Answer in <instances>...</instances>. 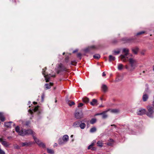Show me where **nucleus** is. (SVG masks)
<instances>
[{
    "mask_svg": "<svg viewBox=\"0 0 154 154\" xmlns=\"http://www.w3.org/2000/svg\"><path fill=\"white\" fill-rule=\"evenodd\" d=\"M129 50L127 48H124L122 50V54L120 56L121 60L123 62L127 60L128 57L127 56L129 54Z\"/></svg>",
    "mask_w": 154,
    "mask_h": 154,
    "instance_id": "1",
    "label": "nucleus"
},
{
    "mask_svg": "<svg viewBox=\"0 0 154 154\" xmlns=\"http://www.w3.org/2000/svg\"><path fill=\"white\" fill-rule=\"evenodd\" d=\"M128 61L131 69L133 70L136 67L137 65V61L133 58H130L128 60Z\"/></svg>",
    "mask_w": 154,
    "mask_h": 154,
    "instance_id": "2",
    "label": "nucleus"
},
{
    "mask_svg": "<svg viewBox=\"0 0 154 154\" xmlns=\"http://www.w3.org/2000/svg\"><path fill=\"white\" fill-rule=\"evenodd\" d=\"M148 112L146 113L147 115L150 117H152L153 116L154 110L153 107L149 106H147Z\"/></svg>",
    "mask_w": 154,
    "mask_h": 154,
    "instance_id": "3",
    "label": "nucleus"
},
{
    "mask_svg": "<svg viewBox=\"0 0 154 154\" xmlns=\"http://www.w3.org/2000/svg\"><path fill=\"white\" fill-rule=\"evenodd\" d=\"M56 69L57 73L58 74L61 72L66 71L67 70L66 68L62 63L59 64L57 68Z\"/></svg>",
    "mask_w": 154,
    "mask_h": 154,
    "instance_id": "4",
    "label": "nucleus"
},
{
    "mask_svg": "<svg viewBox=\"0 0 154 154\" xmlns=\"http://www.w3.org/2000/svg\"><path fill=\"white\" fill-rule=\"evenodd\" d=\"M44 69H42V74L44 75V76L45 78V80H46V82H48L50 78L51 77H55V75H51L50 74H47L46 75L45 73V71Z\"/></svg>",
    "mask_w": 154,
    "mask_h": 154,
    "instance_id": "5",
    "label": "nucleus"
},
{
    "mask_svg": "<svg viewBox=\"0 0 154 154\" xmlns=\"http://www.w3.org/2000/svg\"><path fill=\"white\" fill-rule=\"evenodd\" d=\"M97 49V47L95 45H92L89 46L88 47L84 49L83 51L85 53L90 52L91 51Z\"/></svg>",
    "mask_w": 154,
    "mask_h": 154,
    "instance_id": "6",
    "label": "nucleus"
},
{
    "mask_svg": "<svg viewBox=\"0 0 154 154\" xmlns=\"http://www.w3.org/2000/svg\"><path fill=\"white\" fill-rule=\"evenodd\" d=\"M33 139H34L35 142L39 146L42 147L43 148L45 147V144L41 142L40 140L37 139L36 137L34 136Z\"/></svg>",
    "mask_w": 154,
    "mask_h": 154,
    "instance_id": "7",
    "label": "nucleus"
},
{
    "mask_svg": "<svg viewBox=\"0 0 154 154\" xmlns=\"http://www.w3.org/2000/svg\"><path fill=\"white\" fill-rule=\"evenodd\" d=\"M83 117V114L82 112L80 111L75 113V117L77 119H80Z\"/></svg>",
    "mask_w": 154,
    "mask_h": 154,
    "instance_id": "8",
    "label": "nucleus"
},
{
    "mask_svg": "<svg viewBox=\"0 0 154 154\" xmlns=\"http://www.w3.org/2000/svg\"><path fill=\"white\" fill-rule=\"evenodd\" d=\"M16 131L18 133L19 135L23 136V133L24 131L22 129H20L18 126H17L15 128Z\"/></svg>",
    "mask_w": 154,
    "mask_h": 154,
    "instance_id": "9",
    "label": "nucleus"
},
{
    "mask_svg": "<svg viewBox=\"0 0 154 154\" xmlns=\"http://www.w3.org/2000/svg\"><path fill=\"white\" fill-rule=\"evenodd\" d=\"M148 89L147 88L146 89L143 93V100L144 101H146L147 100L148 98V96L146 93L148 92Z\"/></svg>",
    "mask_w": 154,
    "mask_h": 154,
    "instance_id": "10",
    "label": "nucleus"
},
{
    "mask_svg": "<svg viewBox=\"0 0 154 154\" xmlns=\"http://www.w3.org/2000/svg\"><path fill=\"white\" fill-rule=\"evenodd\" d=\"M29 134H32L33 135V132L32 130L31 129H29L24 131L23 136Z\"/></svg>",
    "mask_w": 154,
    "mask_h": 154,
    "instance_id": "11",
    "label": "nucleus"
},
{
    "mask_svg": "<svg viewBox=\"0 0 154 154\" xmlns=\"http://www.w3.org/2000/svg\"><path fill=\"white\" fill-rule=\"evenodd\" d=\"M146 112L145 109H140L137 112V115H141L144 114Z\"/></svg>",
    "mask_w": 154,
    "mask_h": 154,
    "instance_id": "12",
    "label": "nucleus"
},
{
    "mask_svg": "<svg viewBox=\"0 0 154 154\" xmlns=\"http://www.w3.org/2000/svg\"><path fill=\"white\" fill-rule=\"evenodd\" d=\"M131 50L133 53L134 54H137L138 52L139 48L137 47H135L132 48Z\"/></svg>",
    "mask_w": 154,
    "mask_h": 154,
    "instance_id": "13",
    "label": "nucleus"
},
{
    "mask_svg": "<svg viewBox=\"0 0 154 154\" xmlns=\"http://www.w3.org/2000/svg\"><path fill=\"white\" fill-rule=\"evenodd\" d=\"M109 110L103 111L102 113H100V115H102V118L103 119L106 118L108 117V115L106 114L107 112Z\"/></svg>",
    "mask_w": 154,
    "mask_h": 154,
    "instance_id": "14",
    "label": "nucleus"
},
{
    "mask_svg": "<svg viewBox=\"0 0 154 154\" xmlns=\"http://www.w3.org/2000/svg\"><path fill=\"white\" fill-rule=\"evenodd\" d=\"M80 122L79 121H76L74 123L72 126L74 128H77L79 126Z\"/></svg>",
    "mask_w": 154,
    "mask_h": 154,
    "instance_id": "15",
    "label": "nucleus"
},
{
    "mask_svg": "<svg viewBox=\"0 0 154 154\" xmlns=\"http://www.w3.org/2000/svg\"><path fill=\"white\" fill-rule=\"evenodd\" d=\"M101 88L103 91L104 92H105L107 91L108 87L107 86L105 85H102L101 86Z\"/></svg>",
    "mask_w": 154,
    "mask_h": 154,
    "instance_id": "16",
    "label": "nucleus"
},
{
    "mask_svg": "<svg viewBox=\"0 0 154 154\" xmlns=\"http://www.w3.org/2000/svg\"><path fill=\"white\" fill-rule=\"evenodd\" d=\"M120 52V50L119 49L114 50L112 51V52L113 54L114 55H117L119 54Z\"/></svg>",
    "mask_w": 154,
    "mask_h": 154,
    "instance_id": "17",
    "label": "nucleus"
},
{
    "mask_svg": "<svg viewBox=\"0 0 154 154\" xmlns=\"http://www.w3.org/2000/svg\"><path fill=\"white\" fill-rule=\"evenodd\" d=\"M31 143L30 142H26L24 143H21V144L22 146H28L30 145Z\"/></svg>",
    "mask_w": 154,
    "mask_h": 154,
    "instance_id": "18",
    "label": "nucleus"
},
{
    "mask_svg": "<svg viewBox=\"0 0 154 154\" xmlns=\"http://www.w3.org/2000/svg\"><path fill=\"white\" fill-rule=\"evenodd\" d=\"M1 143L2 145L5 147H8L10 145L9 143L5 141H2Z\"/></svg>",
    "mask_w": 154,
    "mask_h": 154,
    "instance_id": "19",
    "label": "nucleus"
},
{
    "mask_svg": "<svg viewBox=\"0 0 154 154\" xmlns=\"http://www.w3.org/2000/svg\"><path fill=\"white\" fill-rule=\"evenodd\" d=\"M12 123V122H5V125L7 128H11V124Z\"/></svg>",
    "mask_w": 154,
    "mask_h": 154,
    "instance_id": "20",
    "label": "nucleus"
},
{
    "mask_svg": "<svg viewBox=\"0 0 154 154\" xmlns=\"http://www.w3.org/2000/svg\"><path fill=\"white\" fill-rule=\"evenodd\" d=\"M63 140L64 142H67L69 140V136L67 135H64L63 137Z\"/></svg>",
    "mask_w": 154,
    "mask_h": 154,
    "instance_id": "21",
    "label": "nucleus"
},
{
    "mask_svg": "<svg viewBox=\"0 0 154 154\" xmlns=\"http://www.w3.org/2000/svg\"><path fill=\"white\" fill-rule=\"evenodd\" d=\"M97 100L95 99H93L92 101L91 102L90 104L92 106L97 105Z\"/></svg>",
    "mask_w": 154,
    "mask_h": 154,
    "instance_id": "22",
    "label": "nucleus"
},
{
    "mask_svg": "<svg viewBox=\"0 0 154 154\" xmlns=\"http://www.w3.org/2000/svg\"><path fill=\"white\" fill-rule=\"evenodd\" d=\"M53 83H50L49 84H46L45 85V88L47 89H50L51 86L53 85Z\"/></svg>",
    "mask_w": 154,
    "mask_h": 154,
    "instance_id": "23",
    "label": "nucleus"
},
{
    "mask_svg": "<svg viewBox=\"0 0 154 154\" xmlns=\"http://www.w3.org/2000/svg\"><path fill=\"white\" fill-rule=\"evenodd\" d=\"M0 119L2 122H3L5 120V118L3 114L1 112H0Z\"/></svg>",
    "mask_w": 154,
    "mask_h": 154,
    "instance_id": "24",
    "label": "nucleus"
},
{
    "mask_svg": "<svg viewBox=\"0 0 154 154\" xmlns=\"http://www.w3.org/2000/svg\"><path fill=\"white\" fill-rule=\"evenodd\" d=\"M86 126L85 124L84 123H80L79 127L81 129H83L85 128Z\"/></svg>",
    "mask_w": 154,
    "mask_h": 154,
    "instance_id": "25",
    "label": "nucleus"
},
{
    "mask_svg": "<svg viewBox=\"0 0 154 154\" xmlns=\"http://www.w3.org/2000/svg\"><path fill=\"white\" fill-rule=\"evenodd\" d=\"M109 59L110 61H114L115 60V57L112 55L109 56Z\"/></svg>",
    "mask_w": 154,
    "mask_h": 154,
    "instance_id": "26",
    "label": "nucleus"
},
{
    "mask_svg": "<svg viewBox=\"0 0 154 154\" xmlns=\"http://www.w3.org/2000/svg\"><path fill=\"white\" fill-rule=\"evenodd\" d=\"M47 151L48 153L50 154H53L54 153V151L51 149L48 148L47 149Z\"/></svg>",
    "mask_w": 154,
    "mask_h": 154,
    "instance_id": "27",
    "label": "nucleus"
},
{
    "mask_svg": "<svg viewBox=\"0 0 154 154\" xmlns=\"http://www.w3.org/2000/svg\"><path fill=\"white\" fill-rule=\"evenodd\" d=\"M123 67V66L121 64H119L118 66V69L119 70H122Z\"/></svg>",
    "mask_w": 154,
    "mask_h": 154,
    "instance_id": "28",
    "label": "nucleus"
},
{
    "mask_svg": "<svg viewBox=\"0 0 154 154\" xmlns=\"http://www.w3.org/2000/svg\"><path fill=\"white\" fill-rule=\"evenodd\" d=\"M82 100L83 102L87 103L89 102V99L87 97H85L82 98Z\"/></svg>",
    "mask_w": 154,
    "mask_h": 154,
    "instance_id": "29",
    "label": "nucleus"
},
{
    "mask_svg": "<svg viewBox=\"0 0 154 154\" xmlns=\"http://www.w3.org/2000/svg\"><path fill=\"white\" fill-rule=\"evenodd\" d=\"M119 110L117 109H113L111 111V112L115 113H118L119 112Z\"/></svg>",
    "mask_w": 154,
    "mask_h": 154,
    "instance_id": "30",
    "label": "nucleus"
},
{
    "mask_svg": "<svg viewBox=\"0 0 154 154\" xmlns=\"http://www.w3.org/2000/svg\"><path fill=\"white\" fill-rule=\"evenodd\" d=\"M96 131V128L95 127H93L91 128L90 130V132L91 133H93L95 132Z\"/></svg>",
    "mask_w": 154,
    "mask_h": 154,
    "instance_id": "31",
    "label": "nucleus"
},
{
    "mask_svg": "<svg viewBox=\"0 0 154 154\" xmlns=\"http://www.w3.org/2000/svg\"><path fill=\"white\" fill-rule=\"evenodd\" d=\"M96 119H92L90 121V123L92 124H94L96 122Z\"/></svg>",
    "mask_w": 154,
    "mask_h": 154,
    "instance_id": "32",
    "label": "nucleus"
},
{
    "mask_svg": "<svg viewBox=\"0 0 154 154\" xmlns=\"http://www.w3.org/2000/svg\"><path fill=\"white\" fill-rule=\"evenodd\" d=\"M94 58L96 59H98L100 57V56L99 54H97L94 55Z\"/></svg>",
    "mask_w": 154,
    "mask_h": 154,
    "instance_id": "33",
    "label": "nucleus"
},
{
    "mask_svg": "<svg viewBox=\"0 0 154 154\" xmlns=\"http://www.w3.org/2000/svg\"><path fill=\"white\" fill-rule=\"evenodd\" d=\"M97 146L100 147L103 146L102 143L101 141H99L97 143Z\"/></svg>",
    "mask_w": 154,
    "mask_h": 154,
    "instance_id": "34",
    "label": "nucleus"
},
{
    "mask_svg": "<svg viewBox=\"0 0 154 154\" xmlns=\"http://www.w3.org/2000/svg\"><path fill=\"white\" fill-rule=\"evenodd\" d=\"M68 104L69 106H71L72 105H74L75 104V103L73 102H70V101H69L68 102Z\"/></svg>",
    "mask_w": 154,
    "mask_h": 154,
    "instance_id": "35",
    "label": "nucleus"
},
{
    "mask_svg": "<svg viewBox=\"0 0 154 154\" xmlns=\"http://www.w3.org/2000/svg\"><path fill=\"white\" fill-rule=\"evenodd\" d=\"M81 56L82 54L80 53H78L77 54V57H78L80 59H81Z\"/></svg>",
    "mask_w": 154,
    "mask_h": 154,
    "instance_id": "36",
    "label": "nucleus"
},
{
    "mask_svg": "<svg viewBox=\"0 0 154 154\" xmlns=\"http://www.w3.org/2000/svg\"><path fill=\"white\" fill-rule=\"evenodd\" d=\"M58 143L60 145H62L64 143V142L62 141L61 139H59V140Z\"/></svg>",
    "mask_w": 154,
    "mask_h": 154,
    "instance_id": "37",
    "label": "nucleus"
},
{
    "mask_svg": "<svg viewBox=\"0 0 154 154\" xmlns=\"http://www.w3.org/2000/svg\"><path fill=\"white\" fill-rule=\"evenodd\" d=\"M145 33V32L142 31L138 33H137V35H140L143 34Z\"/></svg>",
    "mask_w": 154,
    "mask_h": 154,
    "instance_id": "38",
    "label": "nucleus"
},
{
    "mask_svg": "<svg viewBox=\"0 0 154 154\" xmlns=\"http://www.w3.org/2000/svg\"><path fill=\"white\" fill-rule=\"evenodd\" d=\"M14 148L15 149H20V147L17 145L16 144L14 146Z\"/></svg>",
    "mask_w": 154,
    "mask_h": 154,
    "instance_id": "39",
    "label": "nucleus"
},
{
    "mask_svg": "<svg viewBox=\"0 0 154 154\" xmlns=\"http://www.w3.org/2000/svg\"><path fill=\"white\" fill-rule=\"evenodd\" d=\"M76 63L75 61H72L70 63V64L72 65L75 66L76 64Z\"/></svg>",
    "mask_w": 154,
    "mask_h": 154,
    "instance_id": "40",
    "label": "nucleus"
},
{
    "mask_svg": "<svg viewBox=\"0 0 154 154\" xmlns=\"http://www.w3.org/2000/svg\"><path fill=\"white\" fill-rule=\"evenodd\" d=\"M107 145L109 146H112L113 143L110 142H108L106 143Z\"/></svg>",
    "mask_w": 154,
    "mask_h": 154,
    "instance_id": "41",
    "label": "nucleus"
},
{
    "mask_svg": "<svg viewBox=\"0 0 154 154\" xmlns=\"http://www.w3.org/2000/svg\"><path fill=\"white\" fill-rule=\"evenodd\" d=\"M0 154H5V152L1 149H0Z\"/></svg>",
    "mask_w": 154,
    "mask_h": 154,
    "instance_id": "42",
    "label": "nucleus"
},
{
    "mask_svg": "<svg viewBox=\"0 0 154 154\" xmlns=\"http://www.w3.org/2000/svg\"><path fill=\"white\" fill-rule=\"evenodd\" d=\"M83 104L82 103H79L78 106V107H81L83 106Z\"/></svg>",
    "mask_w": 154,
    "mask_h": 154,
    "instance_id": "43",
    "label": "nucleus"
},
{
    "mask_svg": "<svg viewBox=\"0 0 154 154\" xmlns=\"http://www.w3.org/2000/svg\"><path fill=\"white\" fill-rule=\"evenodd\" d=\"M38 106L35 107L34 109V111H36L38 110Z\"/></svg>",
    "mask_w": 154,
    "mask_h": 154,
    "instance_id": "44",
    "label": "nucleus"
},
{
    "mask_svg": "<svg viewBox=\"0 0 154 154\" xmlns=\"http://www.w3.org/2000/svg\"><path fill=\"white\" fill-rule=\"evenodd\" d=\"M91 148H92V150H94V148L93 147H92L91 146H90V145L88 147V149H91Z\"/></svg>",
    "mask_w": 154,
    "mask_h": 154,
    "instance_id": "45",
    "label": "nucleus"
},
{
    "mask_svg": "<svg viewBox=\"0 0 154 154\" xmlns=\"http://www.w3.org/2000/svg\"><path fill=\"white\" fill-rule=\"evenodd\" d=\"M122 79H116L115 81V82H118L121 81Z\"/></svg>",
    "mask_w": 154,
    "mask_h": 154,
    "instance_id": "46",
    "label": "nucleus"
},
{
    "mask_svg": "<svg viewBox=\"0 0 154 154\" xmlns=\"http://www.w3.org/2000/svg\"><path fill=\"white\" fill-rule=\"evenodd\" d=\"M69 57H66L65 58V61H66V63L68 62V60H69Z\"/></svg>",
    "mask_w": 154,
    "mask_h": 154,
    "instance_id": "47",
    "label": "nucleus"
},
{
    "mask_svg": "<svg viewBox=\"0 0 154 154\" xmlns=\"http://www.w3.org/2000/svg\"><path fill=\"white\" fill-rule=\"evenodd\" d=\"M109 142L113 143V140L112 139H110L109 140Z\"/></svg>",
    "mask_w": 154,
    "mask_h": 154,
    "instance_id": "48",
    "label": "nucleus"
},
{
    "mask_svg": "<svg viewBox=\"0 0 154 154\" xmlns=\"http://www.w3.org/2000/svg\"><path fill=\"white\" fill-rule=\"evenodd\" d=\"M95 143V142L92 143L91 145H90V146H91L92 147L94 145V144Z\"/></svg>",
    "mask_w": 154,
    "mask_h": 154,
    "instance_id": "49",
    "label": "nucleus"
},
{
    "mask_svg": "<svg viewBox=\"0 0 154 154\" xmlns=\"http://www.w3.org/2000/svg\"><path fill=\"white\" fill-rule=\"evenodd\" d=\"M78 51V49H76L74 51H73V53H75L76 52H77Z\"/></svg>",
    "mask_w": 154,
    "mask_h": 154,
    "instance_id": "50",
    "label": "nucleus"
},
{
    "mask_svg": "<svg viewBox=\"0 0 154 154\" xmlns=\"http://www.w3.org/2000/svg\"><path fill=\"white\" fill-rule=\"evenodd\" d=\"M105 75H106V74L105 73V72H103V74H102V76H105Z\"/></svg>",
    "mask_w": 154,
    "mask_h": 154,
    "instance_id": "51",
    "label": "nucleus"
},
{
    "mask_svg": "<svg viewBox=\"0 0 154 154\" xmlns=\"http://www.w3.org/2000/svg\"><path fill=\"white\" fill-rule=\"evenodd\" d=\"M44 97V95L43 94L42 96V101H43V100Z\"/></svg>",
    "mask_w": 154,
    "mask_h": 154,
    "instance_id": "52",
    "label": "nucleus"
},
{
    "mask_svg": "<svg viewBox=\"0 0 154 154\" xmlns=\"http://www.w3.org/2000/svg\"><path fill=\"white\" fill-rule=\"evenodd\" d=\"M153 99H154V101H153V103H152V106H154V97H153Z\"/></svg>",
    "mask_w": 154,
    "mask_h": 154,
    "instance_id": "53",
    "label": "nucleus"
},
{
    "mask_svg": "<svg viewBox=\"0 0 154 154\" xmlns=\"http://www.w3.org/2000/svg\"><path fill=\"white\" fill-rule=\"evenodd\" d=\"M111 126H114L115 128H116V126L115 125H111Z\"/></svg>",
    "mask_w": 154,
    "mask_h": 154,
    "instance_id": "54",
    "label": "nucleus"
},
{
    "mask_svg": "<svg viewBox=\"0 0 154 154\" xmlns=\"http://www.w3.org/2000/svg\"><path fill=\"white\" fill-rule=\"evenodd\" d=\"M29 122H27L26 123V125H29Z\"/></svg>",
    "mask_w": 154,
    "mask_h": 154,
    "instance_id": "55",
    "label": "nucleus"
},
{
    "mask_svg": "<svg viewBox=\"0 0 154 154\" xmlns=\"http://www.w3.org/2000/svg\"><path fill=\"white\" fill-rule=\"evenodd\" d=\"M33 104H36L37 103V102H33Z\"/></svg>",
    "mask_w": 154,
    "mask_h": 154,
    "instance_id": "56",
    "label": "nucleus"
},
{
    "mask_svg": "<svg viewBox=\"0 0 154 154\" xmlns=\"http://www.w3.org/2000/svg\"><path fill=\"white\" fill-rule=\"evenodd\" d=\"M29 112H30L31 113H32V111L30 109L29 110Z\"/></svg>",
    "mask_w": 154,
    "mask_h": 154,
    "instance_id": "57",
    "label": "nucleus"
},
{
    "mask_svg": "<svg viewBox=\"0 0 154 154\" xmlns=\"http://www.w3.org/2000/svg\"><path fill=\"white\" fill-rule=\"evenodd\" d=\"M99 114H100V113L97 114L95 115V116L100 115Z\"/></svg>",
    "mask_w": 154,
    "mask_h": 154,
    "instance_id": "58",
    "label": "nucleus"
},
{
    "mask_svg": "<svg viewBox=\"0 0 154 154\" xmlns=\"http://www.w3.org/2000/svg\"><path fill=\"white\" fill-rule=\"evenodd\" d=\"M141 54H143V55H144V52H142L141 53Z\"/></svg>",
    "mask_w": 154,
    "mask_h": 154,
    "instance_id": "59",
    "label": "nucleus"
},
{
    "mask_svg": "<svg viewBox=\"0 0 154 154\" xmlns=\"http://www.w3.org/2000/svg\"><path fill=\"white\" fill-rule=\"evenodd\" d=\"M57 143H55L54 146H57Z\"/></svg>",
    "mask_w": 154,
    "mask_h": 154,
    "instance_id": "60",
    "label": "nucleus"
},
{
    "mask_svg": "<svg viewBox=\"0 0 154 154\" xmlns=\"http://www.w3.org/2000/svg\"><path fill=\"white\" fill-rule=\"evenodd\" d=\"M2 139H1V138H0V142L1 141H2Z\"/></svg>",
    "mask_w": 154,
    "mask_h": 154,
    "instance_id": "61",
    "label": "nucleus"
},
{
    "mask_svg": "<svg viewBox=\"0 0 154 154\" xmlns=\"http://www.w3.org/2000/svg\"><path fill=\"white\" fill-rule=\"evenodd\" d=\"M153 70L154 71V65L153 66Z\"/></svg>",
    "mask_w": 154,
    "mask_h": 154,
    "instance_id": "62",
    "label": "nucleus"
},
{
    "mask_svg": "<svg viewBox=\"0 0 154 154\" xmlns=\"http://www.w3.org/2000/svg\"><path fill=\"white\" fill-rule=\"evenodd\" d=\"M73 137V135H71V137Z\"/></svg>",
    "mask_w": 154,
    "mask_h": 154,
    "instance_id": "63",
    "label": "nucleus"
},
{
    "mask_svg": "<svg viewBox=\"0 0 154 154\" xmlns=\"http://www.w3.org/2000/svg\"><path fill=\"white\" fill-rule=\"evenodd\" d=\"M11 137H8V139H9V138H11Z\"/></svg>",
    "mask_w": 154,
    "mask_h": 154,
    "instance_id": "64",
    "label": "nucleus"
}]
</instances>
